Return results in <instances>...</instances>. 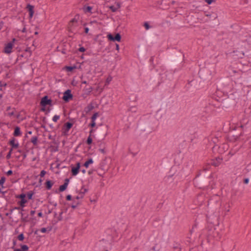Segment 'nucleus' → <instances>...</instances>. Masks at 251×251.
<instances>
[{
    "instance_id": "f257e3e1",
    "label": "nucleus",
    "mask_w": 251,
    "mask_h": 251,
    "mask_svg": "<svg viewBox=\"0 0 251 251\" xmlns=\"http://www.w3.org/2000/svg\"><path fill=\"white\" fill-rule=\"evenodd\" d=\"M26 195L24 193H22L20 195H17L16 196V198L20 199L21 201L18 202L19 204L20 205V207H15L13 209L10 210V213L11 214L12 212L14 209L21 210L23 211H26V210L24 209V207L25 206V204L27 202V201L25 199Z\"/></svg>"
},
{
    "instance_id": "f03ea898",
    "label": "nucleus",
    "mask_w": 251,
    "mask_h": 251,
    "mask_svg": "<svg viewBox=\"0 0 251 251\" xmlns=\"http://www.w3.org/2000/svg\"><path fill=\"white\" fill-rule=\"evenodd\" d=\"M195 187L199 189H204L207 186L206 180L202 177L197 176L194 179Z\"/></svg>"
},
{
    "instance_id": "7ed1b4c3",
    "label": "nucleus",
    "mask_w": 251,
    "mask_h": 251,
    "mask_svg": "<svg viewBox=\"0 0 251 251\" xmlns=\"http://www.w3.org/2000/svg\"><path fill=\"white\" fill-rule=\"evenodd\" d=\"M74 123L67 122L66 123L62 128V135L64 136L68 135V132L72 127Z\"/></svg>"
},
{
    "instance_id": "20e7f679",
    "label": "nucleus",
    "mask_w": 251,
    "mask_h": 251,
    "mask_svg": "<svg viewBox=\"0 0 251 251\" xmlns=\"http://www.w3.org/2000/svg\"><path fill=\"white\" fill-rule=\"evenodd\" d=\"M19 213L21 215V222L23 223H27L30 221L36 220L35 218H29L28 214L25 213V211L21 210Z\"/></svg>"
},
{
    "instance_id": "39448f33",
    "label": "nucleus",
    "mask_w": 251,
    "mask_h": 251,
    "mask_svg": "<svg viewBox=\"0 0 251 251\" xmlns=\"http://www.w3.org/2000/svg\"><path fill=\"white\" fill-rule=\"evenodd\" d=\"M15 39L13 38L11 42H9L7 44H5V46L4 48L3 51L7 54H9L12 52V49H13L14 46V43L15 41Z\"/></svg>"
},
{
    "instance_id": "423d86ee",
    "label": "nucleus",
    "mask_w": 251,
    "mask_h": 251,
    "mask_svg": "<svg viewBox=\"0 0 251 251\" xmlns=\"http://www.w3.org/2000/svg\"><path fill=\"white\" fill-rule=\"evenodd\" d=\"M41 106H46L47 105H52V100L49 99L48 96H45L43 97L41 100L40 103Z\"/></svg>"
},
{
    "instance_id": "0eeeda50",
    "label": "nucleus",
    "mask_w": 251,
    "mask_h": 251,
    "mask_svg": "<svg viewBox=\"0 0 251 251\" xmlns=\"http://www.w3.org/2000/svg\"><path fill=\"white\" fill-rule=\"evenodd\" d=\"M73 97V96L71 93V91L69 89H68L64 93L62 99L65 102H68L70 100H72Z\"/></svg>"
},
{
    "instance_id": "6e6552de",
    "label": "nucleus",
    "mask_w": 251,
    "mask_h": 251,
    "mask_svg": "<svg viewBox=\"0 0 251 251\" xmlns=\"http://www.w3.org/2000/svg\"><path fill=\"white\" fill-rule=\"evenodd\" d=\"M107 37L109 41L113 42H120L121 40V35L119 33H116L115 36H113L112 34L109 33L107 35Z\"/></svg>"
},
{
    "instance_id": "1a4fd4ad",
    "label": "nucleus",
    "mask_w": 251,
    "mask_h": 251,
    "mask_svg": "<svg viewBox=\"0 0 251 251\" xmlns=\"http://www.w3.org/2000/svg\"><path fill=\"white\" fill-rule=\"evenodd\" d=\"M223 159L220 157H216L215 159H211L209 162L208 163V165H211L215 167L219 166L222 162Z\"/></svg>"
},
{
    "instance_id": "9d476101",
    "label": "nucleus",
    "mask_w": 251,
    "mask_h": 251,
    "mask_svg": "<svg viewBox=\"0 0 251 251\" xmlns=\"http://www.w3.org/2000/svg\"><path fill=\"white\" fill-rule=\"evenodd\" d=\"M77 24V20L75 18L72 19L68 25V30L69 32H73L74 27H76Z\"/></svg>"
},
{
    "instance_id": "9b49d317",
    "label": "nucleus",
    "mask_w": 251,
    "mask_h": 251,
    "mask_svg": "<svg viewBox=\"0 0 251 251\" xmlns=\"http://www.w3.org/2000/svg\"><path fill=\"white\" fill-rule=\"evenodd\" d=\"M80 168V162H77L76 163V166H71V173L72 175L73 176H75L78 174L79 173V170Z\"/></svg>"
},
{
    "instance_id": "f8f14e48",
    "label": "nucleus",
    "mask_w": 251,
    "mask_h": 251,
    "mask_svg": "<svg viewBox=\"0 0 251 251\" xmlns=\"http://www.w3.org/2000/svg\"><path fill=\"white\" fill-rule=\"evenodd\" d=\"M16 139L14 137H12L9 141V145L11 147L10 149L13 151V149H17L19 147V144L18 142H16Z\"/></svg>"
},
{
    "instance_id": "ddd939ff",
    "label": "nucleus",
    "mask_w": 251,
    "mask_h": 251,
    "mask_svg": "<svg viewBox=\"0 0 251 251\" xmlns=\"http://www.w3.org/2000/svg\"><path fill=\"white\" fill-rule=\"evenodd\" d=\"M97 129H98V132L100 135L101 137L104 138L107 134L106 127H97Z\"/></svg>"
},
{
    "instance_id": "4468645a",
    "label": "nucleus",
    "mask_w": 251,
    "mask_h": 251,
    "mask_svg": "<svg viewBox=\"0 0 251 251\" xmlns=\"http://www.w3.org/2000/svg\"><path fill=\"white\" fill-rule=\"evenodd\" d=\"M69 182V179L66 178L64 180V184L63 185H61L60 186V187L59 188V192L64 191L67 189Z\"/></svg>"
},
{
    "instance_id": "2eb2a0df",
    "label": "nucleus",
    "mask_w": 251,
    "mask_h": 251,
    "mask_svg": "<svg viewBox=\"0 0 251 251\" xmlns=\"http://www.w3.org/2000/svg\"><path fill=\"white\" fill-rule=\"evenodd\" d=\"M13 136L14 137H18L22 135V133L21 131L20 127L18 126H16L14 128V131L13 132Z\"/></svg>"
},
{
    "instance_id": "dca6fc26",
    "label": "nucleus",
    "mask_w": 251,
    "mask_h": 251,
    "mask_svg": "<svg viewBox=\"0 0 251 251\" xmlns=\"http://www.w3.org/2000/svg\"><path fill=\"white\" fill-rule=\"evenodd\" d=\"M54 183V182L51 180H47L45 183L46 188L48 190H50Z\"/></svg>"
},
{
    "instance_id": "f3484780",
    "label": "nucleus",
    "mask_w": 251,
    "mask_h": 251,
    "mask_svg": "<svg viewBox=\"0 0 251 251\" xmlns=\"http://www.w3.org/2000/svg\"><path fill=\"white\" fill-rule=\"evenodd\" d=\"M38 136H33L30 139V142L34 145V146H37L38 145Z\"/></svg>"
},
{
    "instance_id": "a211bd4d",
    "label": "nucleus",
    "mask_w": 251,
    "mask_h": 251,
    "mask_svg": "<svg viewBox=\"0 0 251 251\" xmlns=\"http://www.w3.org/2000/svg\"><path fill=\"white\" fill-rule=\"evenodd\" d=\"M93 163V160L92 158H89L83 164V166L86 167L88 168L89 167V165L90 164H91Z\"/></svg>"
},
{
    "instance_id": "6ab92c4d",
    "label": "nucleus",
    "mask_w": 251,
    "mask_h": 251,
    "mask_svg": "<svg viewBox=\"0 0 251 251\" xmlns=\"http://www.w3.org/2000/svg\"><path fill=\"white\" fill-rule=\"evenodd\" d=\"M76 68V66L75 65L73 66H66L64 67V69L68 72H72L74 69Z\"/></svg>"
},
{
    "instance_id": "aec40b11",
    "label": "nucleus",
    "mask_w": 251,
    "mask_h": 251,
    "mask_svg": "<svg viewBox=\"0 0 251 251\" xmlns=\"http://www.w3.org/2000/svg\"><path fill=\"white\" fill-rule=\"evenodd\" d=\"M93 90V88L91 86H90L89 88H84V91L85 92L86 94H87V95H90Z\"/></svg>"
},
{
    "instance_id": "412c9836",
    "label": "nucleus",
    "mask_w": 251,
    "mask_h": 251,
    "mask_svg": "<svg viewBox=\"0 0 251 251\" xmlns=\"http://www.w3.org/2000/svg\"><path fill=\"white\" fill-rule=\"evenodd\" d=\"M94 106L92 105V103L89 104L87 105V106L85 108V111L86 112H88L90 111H91L94 108Z\"/></svg>"
},
{
    "instance_id": "4be33fe9",
    "label": "nucleus",
    "mask_w": 251,
    "mask_h": 251,
    "mask_svg": "<svg viewBox=\"0 0 251 251\" xmlns=\"http://www.w3.org/2000/svg\"><path fill=\"white\" fill-rule=\"evenodd\" d=\"M79 204V202L78 201H75V200H74V201L71 205V207L74 209L75 208H76V207Z\"/></svg>"
},
{
    "instance_id": "5701e85b",
    "label": "nucleus",
    "mask_w": 251,
    "mask_h": 251,
    "mask_svg": "<svg viewBox=\"0 0 251 251\" xmlns=\"http://www.w3.org/2000/svg\"><path fill=\"white\" fill-rule=\"evenodd\" d=\"M119 7H120V6L118 4V7H116L114 5H111V6H110L109 8L111 10V11H112L113 12H115L117 11V10H118V9Z\"/></svg>"
},
{
    "instance_id": "b1692460",
    "label": "nucleus",
    "mask_w": 251,
    "mask_h": 251,
    "mask_svg": "<svg viewBox=\"0 0 251 251\" xmlns=\"http://www.w3.org/2000/svg\"><path fill=\"white\" fill-rule=\"evenodd\" d=\"M92 9V7L90 6H87L86 7H84V11L85 12H89L92 13L91 10Z\"/></svg>"
},
{
    "instance_id": "393cba45",
    "label": "nucleus",
    "mask_w": 251,
    "mask_h": 251,
    "mask_svg": "<svg viewBox=\"0 0 251 251\" xmlns=\"http://www.w3.org/2000/svg\"><path fill=\"white\" fill-rule=\"evenodd\" d=\"M173 248L174 250L178 249V251H181V248L179 244L176 243L175 245L173 246Z\"/></svg>"
},
{
    "instance_id": "a878e982",
    "label": "nucleus",
    "mask_w": 251,
    "mask_h": 251,
    "mask_svg": "<svg viewBox=\"0 0 251 251\" xmlns=\"http://www.w3.org/2000/svg\"><path fill=\"white\" fill-rule=\"evenodd\" d=\"M6 178L4 176H1L0 179V186L2 187V188L3 187V185L5 181Z\"/></svg>"
},
{
    "instance_id": "bb28decb",
    "label": "nucleus",
    "mask_w": 251,
    "mask_h": 251,
    "mask_svg": "<svg viewBox=\"0 0 251 251\" xmlns=\"http://www.w3.org/2000/svg\"><path fill=\"white\" fill-rule=\"evenodd\" d=\"M92 141H93V140L91 137V135H89V136H88V137L86 140V143H87V144L90 145L92 143Z\"/></svg>"
},
{
    "instance_id": "cd10ccee",
    "label": "nucleus",
    "mask_w": 251,
    "mask_h": 251,
    "mask_svg": "<svg viewBox=\"0 0 251 251\" xmlns=\"http://www.w3.org/2000/svg\"><path fill=\"white\" fill-rule=\"evenodd\" d=\"M27 8H28V10L29 11V13L30 12H34V6L30 5L28 4L27 6Z\"/></svg>"
},
{
    "instance_id": "c85d7f7f",
    "label": "nucleus",
    "mask_w": 251,
    "mask_h": 251,
    "mask_svg": "<svg viewBox=\"0 0 251 251\" xmlns=\"http://www.w3.org/2000/svg\"><path fill=\"white\" fill-rule=\"evenodd\" d=\"M33 195V193L32 191H30L27 193V197L28 200H31L32 199V196Z\"/></svg>"
},
{
    "instance_id": "c756f323",
    "label": "nucleus",
    "mask_w": 251,
    "mask_h": 251,
    "mask_svg": "<svg viewBox=\"0 0 251 251\" xmlns=\"http://www.w3.org/2000/svg\"><path fill=\"white\" fill-rule=\"evenodd\" d=\"M25 238V236H24V235L23 233L20 234L18 236H17V239L19 240V241H22L24 240Z\"/></svg>"
},
{
    "instance_id": "7c9ffc66",
    "label": "nucleus",
    "mask_w": 251,
    "mask_h": 251,
    "mask_svg": "<svg viewBox=\"0 0 251 251\" xmlns=\"http://www.w3.org/2000/svg\"><path fill=\"white\" fill-rule=\"evenodd\" d=\"M99 114L98 112L95 113L91 117V120L95 121L96 118L99 116Z\"/></svg>"
},
{
    "instance_id": "2f4dec72",
    "label": "nucleus",
    "mask_w": 251,
    "mask_h": 251,
    "mask_svg": "<svg viewBox=\"0 0 251 251\" xmlns=\"http://www.w3.org/2000/svg\"><path fill=\"white\" fill-rule=\"evenodd\" d=\"M21 247L22 251H27L28 249V247L26 245H22Z\"/></svg>"
},
{
    "instance_id": "473e14b6",
    "label": "nucleus",
    "mask_w": 251,
    "mask_h": 251,
    "mask_svg": "<svg viewBox=\"0 0 251 251\" xmlns=\"http://www.w3.org/2000/svg\"><path fill=\"white\" fill-rule=\"evenodd\" d=\"M143 26L145 27L146 30H148L151 27V26L147 22H146L144 23Z\"/></svg>"
},
{
    "instance_id": "72a5a7b5",
    "label": "nucleus",
    "mask_w": 251,
    "mask_h": 251,
    "mask_svg": "<svg viewBox=\"0 0 251 251\" xmlns=\"http://www.w3.org/2000/svg\"><path fill=\"white\" fill-rule=\"evenodd\" d=\"M16 109L15 108H12V111L11 112H9L7 114L8 116L11 117L14 115L15 114V111Z\"/></svg>"
},
{
    "instance_id": "f704fd0d",
    "label": "nucleus",
    "mask_w": 251,
    "mask_h": 251,
    "mask_svg": "<svg viewBox=\"0 0 251 251\" xmlns=\"http://www.w3.org/2000/svg\"><path fill=\"white\" fill-rule=\"evenodd\" d=\"M88 191V189L82 187L80 189V192L84 195V194Z\"/></svg>"
},
{
    "instance_id": "c9c22d12",
    "label": "nucleus",
    "mask_w": 251,
    "mask_h": 251,
    "mask_svg": "<svg viewBox=\"0 0 251 251\" xmlns=\"http://www.w3.org/2000/svg\"><path fill=\"white\" fill-rule=\"evenodd\" d=\"M63 213V211H61L59 213V216L57 217V222L60 221L62 220L63 217L62 216V215Z\"/></svg>"
},
{
    "instance_id": "e433bc0d",
    "label": "nucleus",
    "mask_w": 251,
    "mask_h": 251,
    "mask_svg": "<svg viewBox=\"0 0 251 251\" xmlns=\"http://www.w3.org/2000/svg\"><path fill=\"white\" fill-rule=\"evenodd\" d=\"M12 152V149H10L8 153H7V154L6 155V158L7 159H9L11 158Z\"/></svg>"
},
{
    "instance_id": "4c0bfd02",
    "label": "nucleus",
    "mask_w": 251,
    "mask_h": 251,
    "mask_svg": "<svg viewBox=\"0 0 251 251\" xmlns=\"http://www.w3.org/2000/svg\"><path fill=\"white\" fill-rule=\"evenodd\" d=\"M25 51L28 53L29 56L31 55L32 51L30 47H27L25 50Z\"/></svg>"
},
{
    "instance_id": "58836bf2",
    "label": "nucleus",
    "mask_w": 251,
    "mask_h": 251,
    "mask_svg": "<svg viewBox=\"0 0 251 251\" xmlns=\"http://www.w3.org/2000/svg\"><path fill=\"white\" fill-rule=\"evenodd\" d=\"M60 118V116L59 115H55L53 116L52 118V120L54 122H56Z\"/></svg>"
},
{
    "instance_id": "ea45409f",
    "label": "nucleus",
    "mask_w": 251,
    "mask_h": 251,
    "mask_svg": "<svg viewBox=\"0 0 251 251\" xmlns=\"http://www.w3.org/2000/svg\"><path fill=\"white\" fill-rule=\"evenodd\" d=\"M7 85V83L4 82H2L1 81H0V90H1L2 89H1V87H5Z\"/></svg>"
},
{
    "instance_id": "a19ab883",
    "label": "nucleus",
    "mask_w": 251,
    "mask_h": 251,
    "mask_svg": "<svg viewBox=\"0 0 251 251\" xmlns=\"http://www.w3.org/2000/svg\"><path fill=\"white\" fill-rule=\"evenodd\" d=\"M246 170L247 172H249L250 171H251V162L247 165Z\"/></svg>"
},
{
    "instance_id": "79ce46f5",
    "label": "nucleus",
    "mask_w": 251,
    "mask_h": 251,
    "mask_svg": "<svg viewBox=\"0 0 251 251\" xmlns=\"http://www.w3.org/2000/svg\"><path fill=\"white\" fill-rule=\"evenodd\" d=\"M89 126L91 127H94L96 126L95 121H92L91 123L89 124Z\"/></svg>"
},
{
    "instance_id": "37998d69",
    "label": "nucleus",
    "mask_w": 251,
    "mask_h": 251,
    "mask_svg": "<svg viewBox=\"0 0 251 251\" xmlns=\"http://www.w3.org/2000/svg\"><path fill=\"white\" fill-rule=\"evenodd\" d=\"M204 1L208 4H211L213 2H215L216 0H204Z\"/></svg>"
},
{
    "instance_id": "c03bdc74",
    "label": "nucleus",
    "mask_w": 251,
    "mask_h": 251,
    "mask_svg": "<svg viewBox=\"0 0 251 251\" xmlns=\"http://www.w3.org/2000/svg\"><path fill=\"white\" fill-rule=\"evenodd\" d=\"M46 174V172L45 170H42L40 172V176L41 177H43V176H44Z\"/></svg>"
},
{
    "instance_id": "a18cd8bd",
    "label": "nucleus",
    "mask_w": 251,
    "mask_h": 251,
    "mask_svg": "<svg viewBox=\"0 0 251 251\" xmlns=\"http://www.w3.org/2000/svg\"><path fill=\"white\" fill-rule=\"evenodd\" d=\"M78 50L80 52H84L86 49L83 47H81L78 49Z\"/></svg>"
},
{
    "instance_id": "49530a36",
    "label": "nucleus",
    "mask_w": 251,
    "mask_h": 251,
    "mask_svg": "<svg viewBox=\"0 0 251 251\" xmlns=\"http://www.w3.org/2000/svg\"><path fill=\"white\" fill-rule=\"evenodd\" d=\"M72 199V196L71 195H68L66 196V200L67 201H71Z\"/></svg>"
},
{
    "instance_id": "de8ad7c7",
    "label": "nucleus",
    "mask_w": 251,
    "mask_h": 251,
    "mask_svg": "<svg viewBox=\"0 0 251 251\" xmlns=\"http://www.w3.org/2000/svg\"><path fill=\"white\" fill-rule=\"evenodd\" d=\"M12 174H13V171L11 170H10L6 172V175L7 176H10Z\"/></svg>"
},
{
    "instance_id": "09e8293b",
    "label": "nucleus",
    "mask_w": 251,
    "mask_h": 251,
    "mask_svg": "<svg viewBox=\"0 0 251 251\" xmlns=\"http://www.w3.org/2000/svg\"><path fill=\"white\" fill-rule=\"evenodd\" d=\"M47 228L45 227H43L41 229L40 231L43 233H45L47 231Z\"/></svg>"
},
{
    "instance_id": "8fccbe9b",
    "label": "nucleus",
    "mask_w": 251,
    "mask_h": 251,
    "mask_svg": "<svg viewBox=\"0 0 251 251\" xmlns=\"http://www.w3.org/2000/svg\"><path fill=\"white\" fill-rule=\"evenodd\" d=\"M243 132H241L240 134L238 136L236 135V137L235 138V140H237L239 138V137L243 135Z\"/></svg>"
},
{
    "instance_id": "3c124183",
    "label": "nucleus",
    "mask_w": 251,
    "mask_h": 251,
    "mask_svg": "<svg viewBox=\"0 0 251 251\" xmlns=\"http://www.w3.org/2000/svg\"><path fill=\"white\" fill-rule=\"evenodd\" d=\"M249 179L248 178H245L244 179V183L245 184H248L249 183Z\"/></svg>"
},
{
    "instance_id": "603ef678",
    "label": "nucleus",
    "mask_w": 251,
    "mask_h": 251,
    "mask_svg": "<svg viewBox=\"0 0 251 251\" xmlns=\"http://www.w3.org/2000/svg\"><path fill=\"white\" fill-rule=\"evenodd\" d=\"M89 29L88 27H85L84 32L85 33L87 34L89 32Z\"/></svg>"
},
{
    "instance_id": "864d4df0",
    "label": "nucleus",
    "mask_w": 251,
    "mask_h": 251,
    "mask_svg": "<svg viewBox=\"0 0 251 251\" xmlns=\"http://www.w3.org/2000/svg\"><path fill=\"white\" fill-rule=\"evenodd\" d=\"M35 213V210H31V211H30V215L31 216H33L34 215Z\"/></svg>"
},
{
    "instance_id": "5fc2aeb1",
    "label": "nucleus",
    "mask_w": 251,
    "mask_h": 251,
    "mask_svg": "<svg viewBox=\"0 0 251 251\" xmlns=\"http://www.w3.org/2000/svg\"><path fill=\"white\" fill-rule=\"evenodd\" d=\"M79 198L80 199H82L84 197V195L82 194L81 193L79 192Z\"/></svg>"
},
{
    "instance_id": "6e6d98bb",
    "label": "nucleus",
    "mask_w": 251,
    "mask_h": 251,
    "mask_svg": "<svg viewBox=\"0 0 251 251\" xmlns=\"http://www.w3.org/2000/svg\"><path fill=\"white\" fill-rule=\"evenodd\" d=\"M34 12H30L29 13V17L30 18H32L33 16Z\"/></svg>"
},
{
    "instance_id": "4d7b16f0",
    "label": "nucleus",
    "mask_w": 251,
    "mask_h": 251,
    "mask_svg": "<svg viewBox=\"0 0 251 251\" xmlns=\"http://www.w3.org/2000/svg\"><path fill=\"white\" fill-rule=\"evenodd\" d=\"M38 216L39 217H43V213L42 212H40L38 213Z\"/></svg>"
},
{
    "instance_id": "13d9d810",
    "label": "nucleus",
    "mask_w": 251,
    "mask_h": 251,
    "mask_svg": "<svg viewBox=\"0 0 251 251\" xmlns=\"http://www.w3.org/2000/svg\"><path fill=\"white\" fill-rule=\"evenodd\" d=\"M16 242H17V241L16 239H13V246L14 247L15 246H16Z\"/></svg>"
},
{
    "instance_id": "bf43d9fd",
    "label": "nucleus",
    "mask_w": 251,
    "mask_h": 251,
    "mask_svg": "<svg viewBox=\"0 0 251 251\" xmlns=\"http://www.w3.org/2000/svg\"><path fill=\"white\" fill-rule=\"evenodd\" d=\"M42 107H41V110L42 111H45L46 110V106H41Z\"/></svg>"
},
{
    "instance_id": "052dcab7",
    "label": "nucleus",
    "mask_w": 251,
    "mask_h": 251,
    "mask_svg": "<svg viewBox=\"0 0 251 251\" xmlns=\"http://www.w3.org/2000/svg\"><path fill=\"white\" fill-rule=\"evenodd\" d=\"M116 49L117 50H119V45L117 44H116Z\"/></svg>"
},
{
    "instance_id": "680f3d73",
    "label": "nucleus",
    "mask_w": 251,
    "mask_h": 251,
    "mask_svg": "<svg viewBox=\"0 0 251 251\" xmlns=\"http://www.w3.org/2000/svg\"><path fill=\"white\" fill-rule=\"evenodd\" d=\"M26 31V28L25 27H24L23 28V29H22V32H25Z\"/></svg>"
},
{
    "instance_id": "e2e57ef3",
    "label": "nucleus",
    "mask_w": 251,
    "mask_h": 251,
    "mask_svg": "<svg viewBox=\"0 0 251 251\" xmlns=\"http://www.w3.org/2000/svg\"><path fill=\"white\" fill-rule=\"evenodd\" d=\"M11 109V106H8L7 108H6V111H8L9 110H10V109Z\"/></svg>"
},
{
    "instance_id": "0e129e2a",
    "label": "nucleus",
    "mask_w": 251,
    "mask_h": 251,
    "mask_svg": "<svg viewBox=\"0 0 251 251\" xmlns=\"http://www.w3.org/2000/svg\"><path fill=\"white\" fill-rule=\"evenodd\" d=\"M14 251H22L21 249H15Z\"/></svg>"
},
{
    "instance_id": "69168bd1",
    "label": "nucleus",
    "mask_w": 251,
    "mask_h": 251,
    "mask_svg": "<svg viewBox=\"0 0 251 251\" xmlns=\"http://www.w3.org/2000/svg\"><path fill=\"white\" fill-rule=\"evenodd\" d=\"M93 170H90L88 171V174L89 175H91L92 173H93Z\"/></svg>"
},
{
    "instance_id": "338daca9",
    "label": "nucleus",
    "mask_w": 251,
    "mask_h": 251,
    "mask_svg": "<svg viewBox=\"0 0 251 251\" xmlns=\"http://www.w3.org/2000/svg\"><path fill=\"white\" fill-rule=\"evenodd\" d=\"M205 16H206V17H211V14H205Z\"/></svg>"
},
{
    "instance_id": "774afa93",
    "label": "nucleus",
    "mask_w": 251,
    "mask_h": 251,
    "mask_svg": "<svg viewBox=\"0 0 251 251\" xmlns=\"http://www.w3.org/2000/svg\"><path fill=\"white\" fill-rule=\"evenodd\" d=\"M6 192H4V191H2L1 190V189L0 188V193H1V194H4Z\"/></svg>"
}]
</instances>
